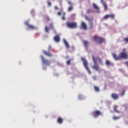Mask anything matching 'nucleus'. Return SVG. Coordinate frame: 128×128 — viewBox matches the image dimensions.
<instances>
[{"label":"nucleus","instance_id":"nucleus-39","mask_svg":"<svg viewBox=\"0 0 128 128\" xmlns=\"http://www.w3.org/2000/svg\"><path fill=\"white\" fill-rule=\"evenodd\" d=\"M57 14L58 16H61V12H58Z\"/></svg>","mask_w":128,"mask_h":128},{"label":"nucleus","instance_id":"nucleus-10","mask_svg":"<svg viewBox=\"0 0 128 128\" xmlns=\"http://www.w3.org/2000/svg\"><path fill=\"white\" fill-rule=\"evenodd\" d=\"M92 6L94 10H96V12L99 14L100 12L99 7L95 3H93Z\"/></svg>","mask_w":128,"mask_h":128},{"label":"nucleus","instance_id":"nucleus-18","mask_svg":"<svg viewBox=\"0 0 128 128\" xmlns=\"http://www.w3.org/2000/svg\"><path fill=\"white\" fill-rule=\"evenodd\" d=\"M88 44H89V42L88 41H84V47L86 48H88Z\"/></svg>","mask_w":128,"mask_h":128},{"label":"nucleus","instance_id":"nucleus-31","mask_svg":"<svg viewBox=\"0 0 128 128\" xmlns=\"http://www.w3.org/2000/svg\"><path fill=\"white\" fill-rule=\"evenodd\" d=\"M65 16H66V13H64L63 16H62V20H66Z\"/></svg>","mask_w":128,"mask_h":128},{"label":"nucleus","instance_id":"nucleus-15","mask_svg":"<svg viewBox=\"0 0 128 128\" xmlns=\"http://www.w3.org/2000/svg\"><path fill=\"white\" fill-rule=\"evenodd\" d=\"M60 37L59 36L57 35V36H56L54 38V40L55 42H60Z\"/></svg>","mask_w":128,"mask_h":128},{"label":"nucleus","instance_id":"nucleus-38","mask_svg":"<svg viewBox=\"0 0 128 128\" xmlns=\"http://www.w3.org/2000/svg\"><path fill=\"white\" fill-rule=\"evenodd\" d=\"M48 6H52V4L50 2H48Z\"/></svg>","mask_w":128,"mask_h":128},{"label":"nucleus","instance_id":"nucleus-8","mask_svg":"<svg viewBox=\"0 0 128 128\" xmlns=\"http://www.w3.org/2000/svg\"><path fill=\"white\" fill-rule=\"evenodd\" d=\"M110 18L112 20H114L115 18V15L114 14H106L104 16V20H108Z\"/></svg>","mask_w":128,"mask_h":128},{"label":"nucleus","instance_id":"nucleus-27","mask_svg":"<svg viewBox=\"0 0 128 128\" xmlns=\"http://www.w3.org/2000/svg\"><path fill=\"white\" fill-rule=\"evenodd\" d=\"M66 64L69 66L71 64V60H68L67 62H66Z\"/></svg>","mask_w":128,"mask_h":128},{"label":"nucleus","instance_id":"nucleus-33","mask_svg":"<svg viewBox=\"0 0 128 128\" xmlns=\"http://www.w3.org/2000/svg\"><path fill=\"white\" fill-rule=\"evenodd\" d=\"M125 94H126V90H124L123 92H122V94H121V96H124Z\"/></svg>","mask_w":128,"mask_h":128},{"label":"nucleus","instance_id":"nucleus-40","mask_svg":"<svg viewBox=\"0 0 128 128\" xmlns=\"http://www.w3.org/2000/svg\"><path fill=\"white\" fill-rule=\"evenodd\" d=\"M54 8H55V10H58V7L57 6H56L54 7Z\"/></svg>","mask_w":128,"mask_h":128},{"label":"nucleus","instance_id":"nucleus-4","mask_svg":"<svg viewBox=\"0 0 128 128\" xmlns=\"http://www.w3.org/2000/svg\"><path fill=\"white\" fill-rule=\"evenodd\" d=\"M92 58L93 60V62L94 63V65L92 66V68L94 70H95L96 71H98L99 70V67L98 66V63H97V60L96 59V58L92 56Z\"/></svg>","mask_w":128,"mask_h":128},{"label":"nucleus","instance_id":"nucleus-9","mask_svg":"<svg viewBox=\"0 0 128 128\" xmlns=\"http://www.w3.org/2000/svg\"><path fill=\"white\" fill-rule=\"evenodd\" d=\"M25 25L30 30H35L36 27L34 26L33 25L30 24L28 22H25Z\"/></svg>","mask_w":128,"mask_h":128},{"label":"nucleus","instance_id":"nucleus-32","mask_svg":"<svg viewBox=\"0 0 128 128\" xmlns=\"http://www.w3.org/2000/svg\"><path fill=\"white\" fill-rule=\"evenodd\" d=\"M50 28H51L52 29H54V26H53V24H50Z\"/></svg>","mask_w":128,"mask_h":128},{"label":"nucleus","instance_id":"nucleus-6","mask_svg":"<svg viewBox=\"0 0 128 128\" xmlns=\"http://www.w3.org/2000/svg\"><path fill=\"white\" fill-rule=\"evenodd\" d=\"M92 115L94 118H98L100 116H102V112L101 111L96 110L92 112Z\"/></svg>","mask_w":128,"mask_h":128},{"label":"nucleus","instance_id":"nucleus-25","mask_svg":"<svg viewBox=\"0 0 128 128\" xmlns=\"http://www.w3.org/2000/svg\"><path fill=\"white\" fill-rule=\"evenodd\" d=\"M93 12V11L92 10H88L87 12V14H92Z\"/></svg>","mask_w":128,"mask_h":128},{"label":"nucleus","instance_id":"nucleus-36","mask_svg":"<svg viewBox=\"0 0 128 128\" xmlns=\"http://www.w3.org/2000/svg\"><path fill=\"white\" fill-rule=\"evenodd\" d=\"M92 78L94 80H96V76H93Z\"/></svg>","mask_w":128,"mask_h":128},{"label":"nucleus","instance_id":"nucleus-23","mask_svg":"<svg viewBox=\"0 0 128 128\" xmlns=\"http://www.w3.org/2000/svg\"><path fill=\"white\" fill-rule=\"evenodd\" d=\"M106 66H110L111 65V62L109 60H106Z\"/></svg>","mask_w":128,"mask_h":128},{"label":"nucleus","instance_id":"nucleus-24","mask_svg":"<svg viewBox=\"0 0 128 128\" xmlns=\"http://www.w3.org/2000/svg\"><path fill=\"white\" fill-rule=\"evenodd\" d=\"M73 10V7L72 6H70L68 8V12H72Z\"/></svg>","mask_w":128,"mask_h":128},{"label":"nucleus","instance_id":"nucleus-19","mask_svg":"<svg viewBox=\"0 0 128 128\" xmlns=\"http://www.w3.org/2000/svg\"><path fill=\"white\" fill-rule=\"evenodd\" d=\"M118 108V106L114 105V110L116 112L119 114V113H120V112L119 110H117V108Z\"/></svg>","mask_w":128,"mask_h":128},{"label":"nucleus","instance_id":"nucleus-37","mask_svg":"<svg viewBox=\"0 0 128 128\" xmlns=\"http://www.w3.org/2000/svg\"><path fill=\"white\" fill-rule=\"evenodd\" d=\"M68 4H70V6L72 5V2L70 1H68Z\"/></svg>","mask_w":128,"mask_h":128},{"label":"nucleus","instance_id":"nucleus-22","mask_svg":"<svg viewBox=\"0 0 128 128\" xmlns=\"http://www.w3.org/2000/svg\"><path fill=\"white\" fill-rule=\"evenodd\" d=\"M103 6H104V10H108V5L106 4H104Z\"/></svg>","mask_w":128,"mask_h":128},{"label":"nucleus","instance_id":"nucleus-14","mask_svg":"<svg viewBox=\"0 0 128 128\" xmlns=\"http://www.w3.org/2000/svg\"><path fill=\"white\" fill-rule=\"evenodd\" d=\"M43 53L44 54V55H46L47 56H48V57L52 56V54L50 52H48L46 50H44Z\"/></svg>","mask_w":128,"mask_h":128},{"label":"nucleus","instance_id":"nucleus-21","mask_svg":"<svg viewBox=\"0 0 128 128\" xmlns=\"http://www.w3.org/2000/svg\"><path fill=\"white\" fill-rule=\"evenodd\" d=\"M120 118V116H113V120H119Z\"/></svg>","mask_w":128,"mask_h":128},{"label":"nucleus","instance_id":"nucleus-7","mask_svg":"<svg viewBox=\"0 0 128 128\" xmlns=\"http://www.w3.org/2000/svg\"><path fill=\"white\" fill-rule=\"evenodd\" d=\"M40 58L43 64H45L46 66H50V62L48 60L45 59L43 56H41Z\"/></svg>","mask_w":128,"mask_h":128},{"label":"nucleus","instance_id":"nucleus-16","mask_svg":"<svg viewBox=\"0 0 128 128\" xmlns=\"http://www.w3.org/2000/svg\"><path fill=\"white\" fill-rule=\"evenodd\" d=\"M57 122L59 124H62L63 123V118L61 117H58Z\"/></svg>","mask_w":128,"mask_h":128},{"label":"nucleus","instance_id":"nucleus-12","mask_svg":"<svg viewBox=\"0 0 128 128\" xmlns=\"http://www.w3.org/2000/svg\"><path fill=\"white\" fill-rule=\"evenodd\" d=\"M80 26L82 28V29H83L84 30H87V25L84 22H82V24H81Z\"/></svg>","mask_w":128,"mask_h":128},{"label":"nucleus","instance_id":"nucleus-28","mask_svg":"<svg viewBox=\"0 0 128 128\" xmlns=\"http://www.w3.org/2000/svg\"><path fill=\"white\" fill-rule=\"evenodd\" d=\"M49 28L48 26L45 27V31L46 32H48Z\"/></svg>","mask_w":128,"mask_h":128},{"label":"nucleus","instance_id":"nucleus-30","mask_svg":"<svg viewBox=\"0 0 128 128\" xmlns=\"http://www.w3.org/2000/svg\"><path fill=\"white\" fill-rule=\"evenodd\" d=\"M94 28V25L93 24H90V30H92Z\"/></svg>","mask_w":128,"mask_h":128},{"label":"nucleus","instance_id":"nucleus-5","mask_svg":"<svg viewBox=\"0 0 128 128\" xmlns=\"http://www.w3.org/2000/svg\"><path fill=\"white\" fill-rule=\"evenodd\" d=\"M82 60L83 62L84 65L88 72L89 74H91V71L90 70L89 68L88 67V62L84 58H82Z\"/></svg>","mask_w":128,"mask_h":128},{"label":"nucleus","instance_id":"nucleus-26","mask_svg":"<svg viewBox=\"0 0 128 128\" xmlns=\"http://www.w3.org/2000/svg\"><path fill=\"white\" fill-rule=\"evenodd\" d=\"M45 20H46V22H48V20H50V18L48 16H46L45 17Z\"/></svg>","mask_w":128,"mask_h":128},{"label":"nucleus","instance_id":"nucleus-3","mask_svg":"<svg viewBox=\"0 0 128 128\" xmlns=\"http://www.w3.org/2000/svg\"><path fill=\"white\" fill-rule=\"evenodd\" d=\"M66 26L70 28H78V24L75 22H66Z\"/></svg>","mask_w":128,"mask_h":128},{"label":"nucleus","instance_id":"nucleus-20","mask_svg":"<svg viewBox=\"0 0 128 128\" xmlns=\"http://www.w3.org/2000/svg\"><path fill=\"white\" fill-rule=\"evenodd\" d=\"M94 89L95 91L96 92H100V88L98 86H94Z\"/></svg>","mask_w":128,"mask_h":128},{"label":"nucleus","instance_id":"nucleus-41","mask_svg":"<svg viewBox=\"0 0 128 128\" xmlns=\"http://www.w3.org/2000/svg\"><path fill=\"white\" fill-rule=\"evenodd\" d=\"M69 58V56H66V58Z\"/></svg>","mask_w":128,"mask_h":128},{"label":"nucleus","instance_id":"nucleus-2","mask_svg":"<svg viewBox=\"0 0 128 128\" xmlns=\"http://www.w3.org/2000/svg\"><path fill=\"white\" fill-rule=\"evenodd\" d=\"M93 41L96 42L97 44H102L104 42V38L98 36H94L92 39Z\"/></svg>","mask_w":128,"mask_h":128},{"label":"nucleus","instance_id":"nucleus-11","mask_svg":"<svg viewBox=\"0 0 128 128\" xmlns=\"http://www.w3.org/2000/svg\"><path fill=\"white\" fill-rule=\"evenodd\" d=\"M111 97L114 100H118L119 98V95L116 93H112Z\"/></svg>","mask_w":128,"mask_h":128},{"label":"nucleus","instance_id":"nucleus-17","mask_svg":"<svg viewBox=\"0 0 128 128\" xmlns=\"http://www.w3.org/2000/svg\"><path fill=\"white\" fill-rule=\"evenodd\" d=\"M64 42L66 48H70V46L69 44L66 42V40H64Z\"/></svg>","mask_w":128,"mask_h":128},{"label":"nucleus","instance_id":"nucleus-13","mask_svg":"<svg viewBox=\"0 0 128 128\" xmlns=\"http://www.w3.org/2000/svg\"><path fill=\"white\" fill-rule=\"evenodd\" d=\"M84 18L88 22H92V20H94V17L92 16H86Z\"/></svg>","mask_w":128,"mask_h":128},{"label":"nucleus","instance_id":"nucleus-29","mask_svg":"<svg viewBox=\"0 0 128 128\" xmlns=\"http://www.w3.org/2000/svg\"><path fill=\"white\" fill-rule=\"evenodd\" d=\"M124 41L126 42V43H128V38H124Z\"/></svg>","mask_w":128,"mask_h":128},{"label":"nucleus","instance_id":"nucleus-1","mask_svg":"<svg viewBox=\"0 0 128 128\" xmlns=\"http://www.w3.org/2000/svg\"><path fill=\"white\" fill-rule=\"evenodd\" d=\"M112 55L116 60H120L122 59H128V54H126V48H123L122 52L120 53L118 56H117L115 53H112Z\"/></svg>","mask_w":128,"mask_h":128},{"label":"nucleus","instance_id":"nucleus-35","mask_svg":"<svg viewBox=\"0 0 128 128\" xmlns=\"http://www.w3.org/2000/svg\"><path fill=\"white\" fill-rule=\"evenodd\" d=\"M52 50V46H49L48 48V51H50V50Z\"/></svg>","mask_w":128,"mask_h":128},{"label":"nucleus","instance_id":"nucleus-34","mask_svg":"<svg viewBox=\"0 0 128 128\" xmlns=\"http://www.w3.org/2000/svg\"><path fill=\"white\" fill-rule=\"evenodd\" d=\"M100 2L103 5L106 4V2H104V0H100Z\"/></svg>","mask_w":128,"mask_h":128}]
</instances>
